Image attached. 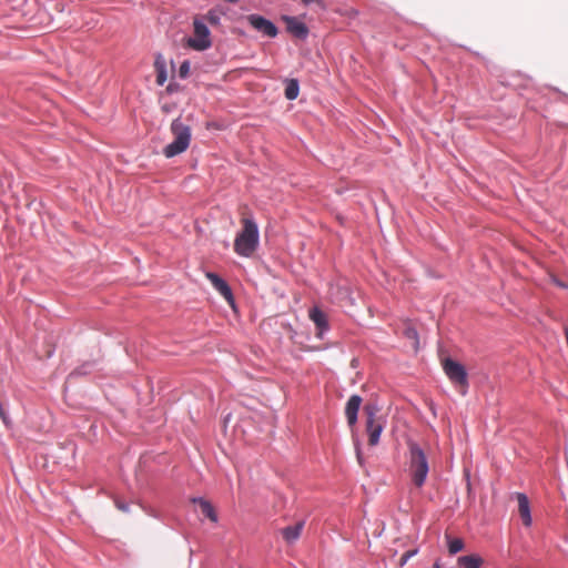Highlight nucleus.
<instances>
[{
    "label": "nucleus",
    "mask_w": 568,
    "mask_h": 568,
    "mask_svg": "<svg viewBox=\"0 0 568 568\" xmlns=\"http://www.w3.org/2000/svg\"><path fill=\"white\" fill-rule=\"evenodd\" d=\"M286 21H287V30L293 36H295L300 39H304L307 37L308 29L303 22H300L295 18H288Z\"/></svg>",
    "instance_id": "ddd939ff"
},
{
    "label": "nucleus",
    "mask_w": 568,
    "mask_h": 568,
    "mask_svg": "<svg viewBox=\"0 0 568 568\" xmlns=\"http://www.w3.org/2000/svg\"><path fill=\"white\" fill-rule=\"evenodd\" d=\"M404 334L407 338L413 339L416 345L418 344V333L414 327H407Z\"/></svg>",
    "instance_id": "6ab92c4d"
},
{
    "label": "nucleus",
    "mask_w": 568,
    "mask_h": 568,
    "mask_svg": "<svg viewBox=\"0 0 568 568\" xmlns=\"http://www.w3.org/2000/svg\"><path fill=\"white\" fill-rule=\"evenodd\" d=\"M115 506L118 509H120L121 511H129V505L128 504H124L123 501H120V500H116L115 501Z\"/></svg>",
    "instance_id": "5701e85b"
},
{
    "label": "nucleus",
    "mask_w": 568,
    "mask_h": 568,
    "mask_svg": "<svg viewBox=\"0 0 568 568\" xmlns=\"http://www.w3.org/2000/svg\"><path fill=\"white\" fill-rule=\"evenodd\" d=\"M241 224L242 230L234 240V252L242 257H251L258 247V226L250 216H243Z\"/></svg>",
    "instance_id": "f257e3e1"
},
{
    "label": "nucleus",
    "mask_w": 568,
    "mask_h": 568,
    "mask_svg": "<svg viewBox=\"0 0 568 568\" xmlns=\"http://www.w3.org/2000/svg\"><path fill=\"white\" fill-rule=\"evenodd\" d=\"M156 68H158L156 83L159 85H163L164 82L166 81L165 68H164V65L159 67V62H156Z\"/></svg>",
    "instance_id": "a211bd4d"
},
{
    "label": "nucleus",
    "mask_w": 568,
    "mask_h": 568,
    "mask_svg": "<svg viewBox=\"0 0 568 568\" xmlns=\"http://www.w3.org/2000/svg\"><path fill=\"white\" fill-rule=\"evenodd\" d=\"M206 278L211 282L213 287L230 303L233 304L234 298L232 294V290L229 284L220 277L217 274L207 272Z\"/></svg>",
    "instance_id": "6e6552de"
},
{
    "label": "nucleus",
    "mask_w": 568,
    "mask_h": 568,
    "mask_svg": "<svg viewBox=\"0 0 568 568\" xmlns=\"http://www.w3.org/2000/svg\"><path fill=\"white\" fill-rule=\"evenodd\" d=\"M300 87L298 82L295 79H292L287 82L285 88V98L287 100H295L298 95Z\"/></svg>",
    "instance_id": "dca6fc26"
},
{
    "label": "nucleus",
    "mask_w": 568,
    "mask_h": 568,
    "mask_svg": "<svg viewBox=\"0 0 568 568\" xmlns=\"http://www.w3.org/2000/svg\"><path fill=\"white\" fill-rule=\"evenodd\" d=\"M194 38L187 39L190 48L203 51L211 47L210 31L207 27L200 20H194Z\"/></svg>",
    "instance_id": "39448f33"
},
{
    "label": "nucleus",
    "mask_w": 568,
    "mask_h": 568,
    "mask_svg": "<svg viewBox=\"0 0 568 568\" xmlns=\"http://www.w3.org/2000/svg\"><path fill=\"white\" fill-rule=\"evenodd\" d=\"M247 21L255 30L262 32L266 37L274 38L278 32L276 26L272 21L261 16L250 14L247 17Z\"/></svg>",
    "instance_id": "0eeeda50"
},
{
    "label": "nucleus",
    "mask_w": 568,
    "mask_h": 568,
    "mask_svg": "<svg viewBox=\"0 0 568 568\" xmlns=\"http://www.w3.org/2000/svg\"><path fill=\"white\" fill-rule=\"evenodd\" d=\"M414 555V551H407L405 552L400 558V566H404L408 558Z\"/></svg>",
    "instance_id": "b1692460"
},
{
    "label": "nucleus",
    "mask_w": 568,
    "mask_h": 568,
    "mask_svg": "<svg viewBox=\"0 0 568 568\" xmlns=\"http://www.w3.org/2000/svg\"><path fill=\"white\" fill-rule=\"evenodd\" d=\"M443 369L454 384L463 387L468 385L466 369L460 363L452 358H445L443 361Z\"/></svg>",
    "instance_id": "423d86ee"
},
{
    "label": "nucleus",
    "mask_w": 568,
    "mask_h": 568,
    "mask_svg": "<svg viewBox=\"0 0 568 568\" xmlns=\"http://www.w3.org/2000/svg\"><path fill=\"white\" fill-rule=\"evenodd\" d=\"M171 131L174 135V141L163 149V154L166 158H173L184 152L189 148L191 141V129L180 119H175L172 122Z\"/></svg>",
    "instance_id": "7ed1b4c3"
},
{
    "label": "nucleus",
    "mask_w": 568,
    "mask_h": 568,
    "mask_svg": "<svg viewBox=\"0 0 568 568\" xmlns=\"http://www.w3.org/2000/svg\"><path fill=\"white\" fill-rule=\"evenodd\" d=\"M464 541L459 538L452 539L448 544V550L452 555H455L463 550Z\"/></svg>",
    "instance_id": "f3484780"
},
{
    "label": "nucleus",
    "mask_w": 568,
    "mask_h": 568,
    "mask_svg": "<svg viewBox=\"0 0 568 568\" xmlns=\"http://www.w3.org/2000/svg\"><path fill=\"white\" fill-rule=\"evenodd\" d=\"M192 503L199 504L201 513L211 521H217V515L209 500H205L203 498H193Z\"/></svg>",
    "instance_id": "4468645a"
},
{
    "label": "nucleus",
    "mask_w": 568,
    "mask_h": 568,
    "mask_svg": "<svg viewBox=\"0 0 568 568\" xmlns=\"http://www.w3.org/2000/svg\"><path fill=\"white\" fill-rule=\"evenodd\" d=\"M378 407L374 404H367L364 407L366 416V432L368 434V444L371 446L377 445L379 436L384 429V420L378 416Z\"/></svg>",
    "instance_id": "20e7f679"
},
{
    "label": "nucleus",
    "mask_w": 568,
    "mask_h": 568,
    "mask_svg": "<svg viewBox=\"0 0 568 568\" xmlns=\"http://www.w3.org/2000/svg\"><path fill=\"white\" fill-rule=\"evenodd\" d=\"M434 568H443L438 562H435Z\"/></svg>",
    "instance_id": "393cba45"
},
{
    "label": "nucleus",
    "mask_w": 568,
    "mask_h": 568,
    "mask_svg": "<svg viewBox=\"0 0 568 568\" xmlns=\"http://www.w3.org/2000/svg\"><path fill=\"white\" fill-rule=\"evenodd\" d=\"M409 473L415 486L422 487L428 474V462L423 449L415 443H409Z\"/></svg>",
    "instance_id": "f03ea898"
},
{
    "label": "nucleus",
    "mask_w": 568,
    "mask_h": 568,
    "mask_svg": "<svg viewBox=\"0 0 568 568\" xmlns=\"http://www.w3.org/2000/svg\"><path fill=\"white\" fill-rule=\"evenodd\" d=\"M304 6L316 4L320 9L325 10L326 4L324 0H301Z\"/></svg>",
    "instance_id": "aec40b11"
},
{
    "label": "nucleus",
    "mask_w": 568,
    "mask_h": 568,
    "mask_svg": "<svg viewBox=\"0 0 568 568\" xmlns=\"http://www.w3.org/2000/svg\"><path fill=\"white\" fill-rule=\"evenodd\" d=\"M362 397L359 395H352L345 406V416L349 427H354L357 422V414L362 405Z\"/></svg>",
    "instance_id": "1a4fd4ad"
},
{
    "label": "nucleus",
    "mask_w": 568,
    "mask_h": 568,
    "mask_svg": "<svg viewBox=\"0 0 568 568\" xmlns=\"http://www.w3.org/2000/svg\"><path fill=\"white\" fill-rule=\"evenodd\" d=\"M206 19L210 21V23L212 24H216L219 22V17L216 16V13L210 11L206 16Z\"/></svg>",
    "instance_id": "4be33fe9"
},
{
    "label": "nucleus",
    "mask_w": 568,
    "mask_h": 568,
    "mask_svg": "<svg viewBox=\"0 0 568 568\" xmlns=\"http://www.w3.org/2000/svg\"><path fill=\"white\" fill-rule=\"evenodd\" d=\"M515 497L518 501V513L523 520V524L526 527H529L531 525L529 500H528L527 496L523 493H516Z\"/></svg>",
    "instance_id": "9d476101"
},
{
    "label": "nucleus",
    "mask_w": 568,
    "mask_h": 568,
    "mask_svg": "<svg viewBox=\"0 0 568 568\" xmlns=\"http://www.w3.org/2000/svg\"><path fill=\"white\" fill-rule=\"evenodd\" d=\"M303 527L304 521H298L293 526H287L282 529V536L286 542L292 544L300 538Z\"/></svg>",
    "instance_id": "f8f14e48"
},
{
    "label": "nucleus",
    "mask_w": 568,
    "mask_h": 568,
    "mask_svg": "<svg viewBox=\"0 0 568 568\" xmlns=\"http://www.w3.org/2000/svg\"><path fill=\"white\" fill-rule=\"evenodd\" d=\"M310 318L314 322L318 329L316 336L318 338H322L323 333L328 328L326 314L322 312L320 308L313 307L310 310Z\"/></svg>",
    "instance_id": "9b49d317"
},
{
    "label": "nucleus",
    "mask_w": 568,
    "mask_h": 568,
    "mask_svg": "<svg viewBox=\"0 0 568 568\" xmlns=\"http://www.w3.org/2000/svg\"><path fill=\"white\" fill-rule=\"evenodd\" d=\"M190 70V64L187 61L183 62L180 67V75L182 78L186 77Z\"/></svg>",
    "instance_id": "412c9836"
},
{
    "label": "nucleus",
    "mask_w": 568,
    "mask_h": 568,
    "mask_svg": "<svg viewBox=\"0 0 568 568\" xmlns=\"http://www.w3.org/2000/svg\"><path fill=\"white\" fill-rule=\"evenodd\" d=\"M458 565L463 568H480L483 565L481 557L477 555H467L458 558Z\"/></svg>",
    "instance_id": "2eb2a0df"
}]
</instances>
